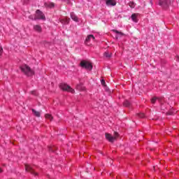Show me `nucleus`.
Here are the masks:
<instances>
[{"label": "nucleus", "instance_id": "nucleus-1", "mask_svg": "<svg viewBox=\"0 0 179 179\" xmlns=\"http://www.w3.org/2000/svg\"><path fill=\"white\" fill-rule=\"evenodd\" d=\"M20 69L27 76H33V75H34V71L31 70V69L26 64L21 66Z\"/></svg>", "mask_w": 179, "mask_h": 179}, {"label": "nucleus", "instance_id": "nucleus-2", "mask_svg": "<svg viewBox=\"0 0 179 179\" xmlns=\"http://www.w3.org/2000/svg\"><path fill=\"white\" fill-rule=\"evenodd\" d=\"M80 66H81V68L87 69V71H92V69H93V65L92 64V63L86 60L81 61L80 63Z\"/></svg>", "mask_w": 179, "mask_h": 179}, {"label": "nucleus", "instance_id": "nucleus-3", "mask_svg": "<svg viewBox=\"0 0 179 179\" xmlns=\"http://www.w3.org/2000/svg\"><path fill=\"white\" fill-rule=\"evenodd\" d=\"M120 135L118 134V132L115 131L114 132V136H112L110 134L108 133H106L105 136L106 138L107 139V141H108L109 142H111L113 143V142H114L115 141H117V138H118Z\"/></svg>", "mask_w": 179, "mask_h": 179}, {"label": "nucleus", "instance_id": "nucleus-4", "mask_svg": "<svg viewBox=\"0 0 179 179\" xmlns=\"http://www.w3.org/2000/svg\"><path fill=\"white\" fill-rule=\"evenodd\" d=\"M60 89L64 92H69L70 93H75V90H73L71 86L65 83H62L59 85Z\"/></svg>", "mask_w": 179, "mask_h": 179}, {"label": "nucleus", "instance_id": "nucleus-5", "mask_svg": "<svg viewBox=\"0 0 179 179\" xmlns=\"http://www.w3.org/2000/svg\"><path fill=\"white\" fill-rule=\"evenodd\" d=\"M34 20H45V15L40 10H36Z\"/></svg>", "mask_w": 179, "mask_h": 179}, {"label": "nucleus", "instance_id": "nucleus-6", "mask_svg": "<svg viewBox=\"0 0 179 179\" xmlns=\"http://www.w3.org/2000/svg\"><path fill=\"white\" fill-rule=\"evenodd\" d=\"M25 170L31 173V174H34V176H38V173L34 171V169H33L30 165L25 164Z\"/></svg>", "mask_w": 179, "mask_h": 179}, {"label": "nucleus", "instance_id": "nucleus-7", "mask_svg": "<svg viewBox=\"0 0 179 179\" xmlns=\"http://www.w3.org/2000/svg\"><path fill=\"white\" fill-rule=\"evenodd\" d=\"M159 5L162 8H167L170 5V0H159Z\"/></svg>", "mask_w": 179, "mask_h": 179}, {"label": "nucleus", "instance_id": "nucleus-8", "mask_svg": "<svg viewBox=\"0 0 179 179\" xmlns=\"http://www.w3.org/2000/svg\"><path fill=\"white\" fill-rule=\"evenodd\" d=\"M112 31H113V33H115L117 35L115 36V38H120V37H122V36H124V33L119 31L117 29H113Z\"/></svg>", "mask_w": 179, "mask_h": 179}, {"label": "nucleus", "instance_id": "nucleus-9", "mask_svg": "<svg viewBox=\"0 0 179 179\" xmlns=\"http://www.w3.org/2000/svg\"><path fill=\"white\" fill-rule=\"evenodd\" d=\"M107 6H115L117 5V1L115 0H106Z\"/></svg>", "mask_w": 179, "mask_h": 179}, {"label": "nucleus", "instance_id": "nucleus-10", "mask_svg": "<svg viewBox=\"0 0 179 179\" xmlns=\"http://www.w3.org/2000/svg\"><path fill=\"white\" fill-rule=\"evenodd\" d=\"M34 30L35 31H37L38 33H41L43 29L41 28V26H40V25H34Z\"/></svg>", "mask_w": 179, "mask_h": 179}, {"label": "nucleus", "instance_id": "nucleus-11", "mask_svg": "<svg viewBox=\"0 0 179 179\" xmlns=\"http://www.w3.org/2000/svg\"><path fill=\"white\" fill-rule=\"evenodd\" d=\"M71 18L74 22H79V18H78V16H76V15H75V13H71Z\"/></svg>", "mask_w": 179, "mask_h": 179}, {"label": "nucleus", "instance_id": "nucleus-12", "mask_svg": "<svg viewBox=\"0 0 179 179\" xmlns=\"http://www.w3.org/2000/svg\"><path fill=\"white\" fill-rule=\"evenodd\" d=\"M139 14L137 13H134L131 15V20H133V22H135V23H138V15Z\"/></svg>", "mask_w": 179, "mask_h": 179}, {"label": "nucleus", "instance_id": "nucleus-13", "mask_svg": "<svg viewBox=\"0 0 179 179\" xmlns=\"http://www.w3.org/2000/svg\"><path fill=\"white\" fill-rule=\"evenodd\" d=\"M71 21V19L68 18V17H65L63 20H61V23H62V24H68L69 23V22Z\"/></svg>", "mask_w": 179, "mask_h": 179}, {"label": "nucleus", "instance_id": "nucleus-14", "mask_svg": "<svg viewBox=\"0 0 179 179\" xmlns=\"http://www.w3.org/2000/svg\"><path fill=\"white\" fill-rule=\"evenodd\" d=\"M44 6L45 8H50V9H51L55 6V4L54 3H45Z\"/></svg>", "mask_w": 179, "mask_h": 179}, {"label": "nucleus", "instance_id": "nucleus-15", "mask_svg": "<svg viewBox=\"0 0 179 179\" xmlns=\"http://www.w3.org/2000/svg\"><path fill=\"white\" fill-rule=\"evenodd\" d=\"M32 113L35 115V117H40L41 115V112L37 111L34 109H32Z\"/></svg>", "mask_w": 179, "mask_h": 179}, {"label": "nucleus", "instance_id": "nucleus-16", "mask_svg": "<svg viewBox=\"0 0 179 179\" xmlns=\"http://www.w3.org/2000/svg\"><path fill=\"white\" fill-rule=\"evenodd\" d=\"M94 40V36L93 35H88L87 37L85 39V42L86 43H89V41H90V39Z\"/></svg>", "mask_w": 179, "mask_h": 179}, {"label": "nucleus", "instance_id": "nucleus-17", "mask_svg": "<svg viewBox=\"0 0 179 179\" xmlns=\"http://www.w3.org/2000/svg\"><path fill=\"white\" fill-rule=\"evenodd\" d=\"M103 55L106 57V58H111L112 53L110 52H105Z\"/></svg>", "mask_w": 179, "mask_h": 179}, {"label": "nucleus", "instance_id": "nucleus-18", "mask_svg": "<svg viewBox=\"0 0 179 179\" xmlns=\"http://www.w3.org/2000/svg\"><path fill=\"white\" fill-rule=\"evenodd\" d=\"M45 118H46V120H50V121H52V115L50 114L45 115Z\"/></svg>", "mask_w": 179, "mask_h": 179}, {"label": "nucleus", "instance_id": "nucleus-19", "mask_svg": "<svg viewBox=\"0 0 179 179\" xmlns=\"http://www.w3.org/2000/svg\"><path fill=\"white\" fill-rule=\"evenodd\" d=\"M136 5V4L134 1H130L129 3V6H130V8H135Z\"/></svg>", "mask_w": 179, "mask_h": 179}, {"label": "nucleus", "instance_id": "nucleus-20", "mask_svg": "<svg viewBox=\"0 0 179 179\" xmlns=\"http://www.w3.org/2000/svg\"><path fill=\"white\" fill-rule=\"evenodd\" d=\"M157 100H159V98L155 96L152 99H151V103L152 104H155V103H156V101H157Z\"/></svg>", "mask_w": 179, "mask_h": 179}, {"label": "nucleus", "instance_id": "nucleus-21", "mask_svg": "<svg viewBox=\"0 0 179 179\" xmlns=\"http://www.w3.org/2000/svg\"><path fill=\"white\" fill-rule=\"evenodd\" d=\"M123 105L124 106V107H129V106H131V103H129V101H125Z\"/></svg>", "mask_w": 179, "mask_h": 179}, {"label": "nucleus", "instance_id": "nucleus-22", "mask_svg": "<svg viewBox=\"0 0 179 179\" xmlns=\"http://www.w3.org/2000/svg\"><path fill=\"white\" fill-rule=\"evenodd\" d=\"M77 89H78V90H83L85 89V87H82L81 85H78Z\"/></svg>", "mask_w": 179, "mask_h": 179}, {"label": "nucleus", "instance_id": "nucleus-23", "mask_svg": "<svg viewBox=\"0 0 179 179\" xmlns=\"http://www.w3.org/2000/svg\"><path fill=\"white\" fill-rule=\"evenodd\" d=\"M137 115L139 117V118H145L144 113H138Z\"/></svg>", "mask_w": 179, "mask_h": 179}, {"label": "nucleus", "instance_id": "nucleus-24", "mask_svg": "<svg viewBox=\"0 0 179 179\" xmlns=\"http://www.w3.org/2000/svg\"><path fill=\"white\" fill-rule=\"evenodd\" d=\"M31 94H34V96H37V92H36V91H31Z\"/></svg>", "mask_w": 179, "mask_h": 179}, {"label": "nucleus", "instance_id": "nucleus-25", "mask_svg": "<svg viewBox=\"0 0 179 179\" xmlns=\"http://www.w3.org/2000/svg\"><path fill=\"white\" fill-rule=\"evenodd\" d=\"M101 83L103 86H106V81L104 80H101Z\"/></svg>", "mask_w": 179, "mask_h": 179}, {"label": "nucleus", "instance_id": "nucleus-26", "mask_svg": "<svg viewBox=\"0 0 179 179\" xmlns=\"http://www.w3.org/2000/svg\"><path fill=\"white\" fill-rule=\"evenodd\" d=\"M2 52H3V49L0 46V55H2Z\"/></svg>", "mask_w": 179, "mask_h": 179}, {"label": "nucleus", "instance_id": "nucleus-27", "mask_svg": "<svg viewBox=\"0 0 179 179\" xmlns=\"http://www.w3.org/2000/svg\"><path fill=\"white\" fill-rule=\"evenodd\" d=\"M29 18L31 19V20H34V17H33V15H29Z\"/></svg>", "mask_w": 179, "mask_h": 179}, {"label": "nucleus", "instance_id": "nucleus-28", "mask_svg": "<svg viewBox=\"0 0 179 179\" xmlns=\"http://www.w3.org/2000/svg\"><path fill=\"white\" fill-rule=\"evenodd\" d=\"M110 164L113 163V160H110Z\"/></svg>", "mask_w": 179, "mask_h": 179}, {"label": "nucleus", "instance_id": "nucleus-29", "mask_svg": "<svg viewBox=\"0 0 179 179\" xmlns=\"http://www.w3.org/2000/svg\"><path fill=\"white\" fill-rule=\"evenodd\" d=\"M169 115H171V113H169Z\"/></svg>", "mask_w": 179, "mask_h": 179}, {"label": "nucleus", "instance_id": "nucleus-30", "mask_svg": "<svg viewBox=\"0 0 179 179\" xmlns=\"http://www.w3.org/2000/svg\"><path fill=\"white\" fill-rule=\"evenodd\" d=\"M0 173H1V169H0Z\"/></svg>", "mask_w": 179, "mask_h": 179}]
</instances>
